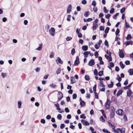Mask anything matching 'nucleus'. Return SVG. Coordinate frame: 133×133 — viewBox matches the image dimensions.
I'll list each match as a JSON object with an SVG mask.
<instances>
[{"label":"nucleus","instance_id":"1","mask_svg":"<svg viewBox=\"0 0 133 133\" xmlns=\"http://www.w3.org/2000/svg\"><path fill=\"white\" fill-rule=\"evenodd\" d=\"M49 32L51 35L52 36H54L55 34V30L53 28H51L49 30Z\"/></svg>","mask_w":133,"mask_h":133},{"label":"nucleus","instance_id":"2","mask_svg":"<svg viewBox=\"0 0 133 133\" xmlns=\"http://www.w3.org/2000/svg\"><path fill=\"white\" fill-rule=\"evenodd\" d=\"M116 113L119 116H122L124 114V112L122 109H119L116 111Z\"/></svg>","mask_w":133,"mask_h":133},{"label":"nucleus","instance_id":"3","mask_svg":"<svg viewBox=\"0 0 133 133\" xmlns=\"http://www.w3.org/2000/svg\"><path fill=\"white\" fill-rule=\"evenodd\" d=\"M110 101L109 99H108L105 103V107L106 109H108L110 107Z\"/></svg>","mask_w":133,"mask_h":133},{"label":"nucleus","instance_id":"4","mask_svg":"<svg viewBox=\"0 0 133 133\" xmlns=\"http://www.w3.org/2000/svg\"><path fill=\"white\" fill-rule=\"evenodd\" d=\"M79 58L78 57H76V59L75 61L74 62V66H77L78 65L79 63Z\"/></svg>","mask_w":133,"mask_h":133},{"label":"nucleus","instance_id":"5","mask_svg":"<svg viewBox=\"0 0 133 133\" xmlns=\"http://www.w3.org/2000/svg\"><path fill=\"white\" fill-rule=\"evenodd\" d=\"M95 64V62L94 59H91L89 61L88 63V65L90 66H92L94 65Z\"/></svg>","mask_w":133,"mask_h":133},{"label":"nucleus","instance_id":"6","mask_svg":"<svg viewBox=\"0 0 133 133\" xmlns=\"http://www.w3.org/2000/svg\"><path fill=\"white\" fill-rule=\"evenodd\" d=\"M58 100L59 101L61 100L63 97L62 94L60 92H58Z\"/></svg>","mask_w":133,"mask_h":133},{"label":"nucleus","instance_id":"7","mask_svg":"<svg viewBox=\"0 0 133 133\" xmlns=\"http://www.w3.org/2000/svg\"><path fill=\"white\" fill-rule=\"evenodd\" d=\"M81 122L82 124L84 125H89V122L85 120L82 119L81 120Z\"/></svg>","mask_w":133,"mask_h":133},{"label":"nucleus","instance_id":"8","mask_svg":"<svg viewBox=\"0 0 133 133\" xmlns=\"http://www.w3.org/2000/svg\"><path fill=\"white\" fill-rule=\"evenodd\" d=\"M119 55L120 57L123 58L124 57V55L122 50L119 49Z\"/></svg>","mask_w":133,"mask_h":133},{"label":"nucleus","instance_id":"9","mask_svg":"<svg viewBox=\"0 0 133 133\" xmlns=\"http://www.w3.org/2000/svg\"><path fill=\"white\" fill-rule=\"evenodd\" d=\"M132 41H126L124 43V44L126 46L129 45H132Z\"/></svg>","mask_w":133,"mask_h":133},{"label":"nucleus","instance_id":"10","mask_svg":"<svg viewBox=\"0 0 133 133\" xmlns=\"http://www.w3.org/2000/svg\"><path fill=\"white\" fill-rule=\"evenodd\" d=\"M71 10V4H69L67 9V13L69 14L70 13Z\"/></svg>","mask_w":133,"mask_h":133},{"label":"nucleus","instance_id":"11","mask_svg":"<svg viewBox=\"0 0 133 133\" xmlns=\"http://www.w3.org/2000/svg\"><path fill=\"white\" fill-rule=\"evenodd\" d=\"M105 57L109 61H112V58L111 55L108 56L107 55H105Z\"/></svg>","mask_w":133,"mask_h":133},{"label":"nucleus","instance_id":"12","mask_svg":"<svg viewBox=\"0 0 133 133\" xmlns=\"http://www.w3.org/2000/svg\"><path fill=\"white\" fill-rule=\"evenodd\" d=\"M43 44L41 43L40 45L39 46L38 48H36L35 50L37 51H41L43 47Z\"/></svg>","mask_w":133,"mask_h":133},{"label":"nucleus","instance_id":"13","mask_svg":"<svg viewBox=\"0 0 133 133\" xmlns=\"http://www.w3.org/2000/svg\"><path fill=\"white\" fill-rule=\"evenodd\" d=\"M117 130L119 131L121 133H125V129L124 128H122V129L118 128L117 129Z\"/></svg>","mask_w":133,"mask_h":133},{"label":"nucleus","instance_id":"14","mask_svg":"<svg viewBox=\"0 0 133 133\" xmlns=\"http://www.w3.org/2000/svg\"><path fill=\"white\" fill-rule=\"evenodd\" d=\"M56 62L57 63H58V62L59 63L62 64L63 63V61H62L60 58L59 57H57L56 59Z\"/></svg>","mask_w":133,"mask_h":133},{"label":"nucleus","instance_id":"15","mask_svg":"<svg viewBox=\"0 0 133 133\" xmlns=\"http://www.w3.org/2000/svg\"><path fill=\"white\" fill-rule=\"evenodd\" d=\"M90 53V52L89 51H87L84 52L83 53L84 57L85 58L87 57L88 56V55Z\"/></svg>","mask_w":133,"mask_h":133},{"label":"nucleus","instance_id":"16","mask_svg":"<svg viewBox=\"0 0 133 133\" xmlns=\"http://www.w3.org/2000/svg\"><path fill=\"white\" fill-rule=\"evenodd\" d=\"M82 49L84 51H86L88 50V46L87 45H84L82 46Z\"/></svg>","mask_w":133,"mask_h":133},{"label":"nucleus","instance_id":"17","mask_svg":"<svg viewBox=\"0 0 133 133\" xmlns=\"http://www.w3.org/2000/svg\"><path fill=\"white\" fill-rule=\"evenodd\" d=\"M98 27V25L97 24H96L95 23H93V26L92 27V28L94 30H95Z\"/></svg>","mask_w":133,"mask_h":133},{"label":"nucleus","instance_id":"18","mask_svg":"<svg viewBox=\"0 0 133 133\" xmlns=\"http://www.w3.org/2000/svg\"><path fill=\"white\" fill-rule=\"evenodd\" d=\"M71 84H73L76 81L75 78L73 77H71Z\"/></svg>","mask_w":133,"mask_h":133},{"label":"nucleus","instance_id":"19","mask_svg":"<svg viewBox=\"0 0 133 133\" xmlns=\"http://www.w3.org/2000/svg\"><path fill=\"white\" fill-rule=\"evenodd\" d=\"M128 72L129 73L130 75H133V69H129Z\"/></svg>","mask_w":133,"mask_h":133},{"label":"nucleus","instance_id":"20","mask_svg":"<svg viewBox=\"0 0 133 133\" xmlns=\"http://www.w3.org/2000/svg\"><path fill=\"white\" fill-rule=\"evenodd\" d=\"M113 85L114 84L113 82L112 81H111L110 84H109L108 85V86L110 88H112L113 87Z\"/></svg>","mask_w":133,"mask_h":133},{"label":"nucleus","instance_id":"21","mask_svg":"<svg viewBox=\"0 0 133 133\" xmlns=\"http://www.w3.org/2000/svg\"><path fill=\"white\" fill-rule=\"evenodd\" d=\"M103 82L102 81H99L100 84L99 86L100 87H104L105 85L103 84Z\"/></svg>","mask_w":133,"mask_h":133},{"label":"nucleus","instance_id":"22","mask_svg":"<svg viewBox=\"0 0 133 133\" xmlns=\"http://www.w3.org/2000/svg\"><path fill=\"white\" fill-rule=\"evenodd\" d=\"M131 91L130 90H128L127 92V96L130 97L131 94Z\"/></svg>","mask_w":133,"mask_h":133},{"label":"nucleus","instance_id":"23","mask_svg":"<svg viewBox=\"0 0 133 133\" xmlns=\"http://www.w3.org/2000/svg\"><path fill=\"white\" fill-rule=\"evenodd\" d=\"M122 90H119L118 91V92H117L116 94L117 96H118L120 95H121L122 94Z\"/></svg>","mask_w":133,"mask_h":133},{"label":"nucleus","instance_id":"24","mask_svg":"<svg viewBox=\"0 0 133 133\" xmlns=\"http://www.w3.org/2000/svg\"><path fill=\"white\" fill-rule=\"evenodd\" d=\"M90 14V12L88 11H87L85 12L84 15L85 17H88L89 15Z\"/></svg>","mask_w":133,"mask_h":133},{"label":"nucleus","instance_id":"25","mask_svg":"<svg viewBox=\"0 0 133 133\" xmlns=\"http://www.w3.org/2000/svg\"><path fill=\"white\" fill-rule=\"evenodd\" d=\"M61 71V70L60 68L58 69L56 71V73L57 75L59 74Z\"/></svg>","mask_w":133,"mask_h":133},{"label":"nucleus","instance_id":"26","mask_svg":"<svg viewBox=\"0 0 133 133\" xmlns=\"http://www.w3.org/2000/svg\"><path fill=\"white\" fill-rule=\"evenodd\" d=\"M18 108H21V105H22V102L20 101H18Z\"/></svg>","mask_w":133,"mask_h":133},{"label":"nucleus","instance_id":"27","mask_svg":"<svg viewBox=\"0 0 133 133\" xmlns=\"http://www.w3.org/2000/svg\"><path fill=\"white\" fill-rule=\"evenodd\" d=\"M94 73L95 76H97L98 74V71L96 69H95L94 71Z\"/></svg>","mask_w":133,"mask_h":133},{"label":"nucleus","instance_id":"28","mask_svg":"<svg viewBox=\"0 0 133 133\" xmlns=\"http://www.w3.org/2000/svg\"><path fill=\"white\" fill-rule=\"evenodd\" d=\"M97 85L96 84H95L93 87V90L94 92H96V87Z\"/></svg>","mask_w":133,"mask_h":133},{"label":"nucleus","instance_id":"29","mask_svg":"<svg viewBox=\"0 0 133 133\" xmlns=\"http://www.w3.org/2000/svg\"><path fill=\"white\" fill-rule=\"evenodd\" d=\"M56 109L58 111V112L60 113L63 112L64 111V110H61V108L59 107H58V108H57Z\"/></svg>","mask_w":133,"mask_h":133},{"label":"nucleus","instance_id":"30","mask_svg":"<svg viewBox=\"0 0 133 133\" xmlns=\"http://www.w3.org/2000/svg\"><path fill=\"white\" fill-rule=\"evenodd\" d=\"M120 65L121 67L122 68V69H123L124 68V65L123 64L122 62L121 61L120 62Z\"/></svg>","mask_w":133,"mask_h":133},{"label":"nucleus","instance_id":"31","mask_svg":"<svg viewBox=\"0 0 133 133\" xmlns=\"http://www.w3.org/2000/svg\"><path fill=\"white\" fill-rule=\"evenodd\" d=\"M71 54L72 55H74L75 52V50L74 48L72 49L71 51Z\"/></svg>","mask_w":133,"mask_h":133},{"label":"nucleus","instance_id":"32","mask_svg":"<svg viewBox=\"0 0 133 133\" xmlns=\"http://www.w3.org/2000/svg\"><path fill=\"white\" fill-rule=\"evenodd\" d=\"M109 29H110L109 27H108L104 31L106 33H108L109 32Z\"/></svg>","mask_w":133,"mask_h":133},{"label":"nucleus","instance_id":"33","mask_svg":"<svg viewBox=\"0 0 133 133\" xmlns=\"http://www.w3.org/2000/svg\"><path fill=\"white\" fill-rule=\"evenodd\" d=\"M85 78L87 80H89L90 79L89 76L88 75H85Z\"/></svg>","mask_w":133,"mask_h":133},{"label":"nucleus","instance_id":"34","mask_svg":"<svg viewBox=\"0 0 133 133\" xmlns=\"http://www.w3.org/2000/svg\"><path fill=\"white\" fill-rule=\"evenodd\" d=\"M71 16L70 15H69L67 16V20L68 21H70V18L71 17Z\"/></svg>","mask_w":133,"mask_h":133},{"label":"nucleus","instance_id":"35","mask_svg":"<svg viewBox=\"0 0 133 133\" xmlns=\"http://www.w3.org/2000/svg\"><path fill=\"white\" fill-rule=\"evenodd\" d=\"M103 71H99L98 73L99 76H102V75L103 74Z\"/></svg>","mask_w":133,"mask_h":133},{"label":"nucleus","instance_id":"36","mask_svg":"<svg viewBox=\"0 0 133 133\" xmlns=\"http://www.w3.org/2000/svg\"><path fill=\"white\" fill-rule=\"evenodd\" d=\"M100 46V45L98 44H96L95 46V48L96 49H98Z\"/></svg>","mask_w":133,"mask_h":133},{"label":"nucleus","instance_id":"37","mask_svg":"<svg viewBox=\"0 0 133 133\" xmlns=\"http://www.w3.org/2000/svg\"><path fill=\"white\" fill-rule=\"evenodd\" d=\"M120 31L119 29H117L116 31V36H117L119 33Z\"/></svg>","mask_w":133,"mask_h":133},{"label":"nucleus","instance_id":"38","mask_svg":"<svg viewBox=\"0 0 133 133\" xmlns=\"http://www.w3.org/2000/svg\"><path fill=\"white\" fill-rule=\"evenodd\" d=\"M102 131L104 132H106L107 133H110V132L107 129H103Z\"/></svg>","mask_w":133,"mask_h":133},{"label":"nucleus","instance_id":"39","mask_svg":"<svg viewBox=\"0 0 133 133\" xmlns=\"http://www.w3.org/2000/svg\"><path fill=\"white\" fill-rule=\"evenodd\" d=\"M62 117L61 115L60 114H58L57 116V118L59 120L61 119L62 118Z\"/></svg>","mask_w":133,"mask_h":133},{"label":"nucleus","instance_id":"40","mask_svg":"<svg viewBox=\"0 0 133 133\" xmlns=\"http://www.w3.org/2000/svg\"><path fill=\"white\" fill-rule=\"evenodd\" d=\"M131 36L130 34H129L128 35L127 37V39L129 40L131 39Z\"/></svg>","mask_w":133,"mask_h":133},{"label":"nucleus","instance_id":"41","mask_svg":"<svg viewBox=\"0 0 133 133\" xmlns=\"http://www.w3.org/2000/svg\"><path fill=\"white\" fill-rule=\"evenodd\" d=\"M80 118L83 119H85L86 118V116H85L84 114H82L80 116Z\"/></svg>","mask_w":133,"mask_h":133},{"label":"nucleus","instance_id":"42","mask_svg":"<svg viewBox=\"0 0 133 133\" xmlns=\"http://www.w3.org/2000/svg\"><path fill=\"white\" fill-rule=\"evenodd\" d=\"M111 110L112 112H115V109L114 107H113V106L111 107Z\"/></svg>","mask_w":133,"mask_h":133},{"label":"nucleus","instance_id":"43","mask_svg":"<svg viewBox=\"0 0 133 133\" xmlns=\"http://www.w3.org/2000/svg\"><path fill=\"white\" fill-rule=\"evenodd\" d=\"M114 112H111L110 115V117L111 118H112L114 115Z\"/></svg>","mask_w":133,"mask_h":133},{"label":"nucleus","instance_id":"44","mask_svg":"<svg viewBox=\"0 0 133 133\" xmlns=\"http://www.w3.org/2000/svg\"><path fill=\"white\" fill-rule=\"evenodd\" d=\"M80 104L81 106H83L85 105V103L84 101H82L80 102Z\"/></svg>","mask_w":133,"mask_h":133},{"label":"nucleus","instance_id":"45","mask_svg":"<svg viewBox=\"0 0 133 133\" xmlns=\"http://www.w3.org/2000/svg\"><path fill=\"white\" fill-rule=\"evenodd\" d=\"M100 120L101 121L104 122L105 121V119H104L103 117L102 116H101L100 118Z\"/></svg>","mask_w":133,"mask_h":133},{"label":"nucleus","instance_id":"46","mask_svg":"<svg viewBox=\"0 0 133 133\" xmlns=\"http://www.w3.org/2000/svg\"><path fill=\"white\" fill-rule=\"evenodd\" d=\"M77 95L75 94H74L73 95H72V98L73 99H75L77 97Z\"/></svg>","mask_w":133,"mask_h":133},{"label":"nucleus","instance_id":"47","mask_svg":"<svg viewBox=\"0 0 133 133\" xmlns=\"http://www.w3.org/2000/svg\"><path fill=\"white\" fill-rule=\"evenodd\" d=\"M104 29V26H101L99 27V30L101 31H103Z\"/></svg>","mask_w":133,"mask_h":133},{"label":"nucleus","instance_id":"48","mask_svg":"<svg viewBox=\"0 0 133 133\" xmlns=\"http://www.w3.org/2000/svg\"><path fill=\"white\" fill-rule=\"evenodd\" d=\"M103 11L104 12L106 13H107L108 12V11L107 10V9L105 7H104Z\"/></svg>","mask_w":133,"mask_h":133},{"label":"nucleus","instance_id":"49","mask_svg":"<svg viewBox=\"0 0 133 133\" xmlns=\"http://www.w3.org/2000/svg\"><path fill=\"white\" fill-rule=\"evenodd\" d=\"M1 75L3 78H4L6 76V74L5 73H2L1 74Z\"/></svg>","mask_w":133,"mask_h":133},{"label":"nucleus","instance_id":"50","mask_svg":"<svg viewBox=\"0 0 133 133\" xmlns=\"http://www.w3.org/2000/svg\"><path fill=\"white\" fill-rule=\"evenodd\" d=\"M80 91L82 94H84L85 92V90L83 89H81L80 90Z\"/></svg>","mask_w":133,"mask_h":133},{"label":"nucleus","instance_id":"51","mask_svg":"<svg viewBox=\"0 0 133 133\" xmlns=\"http://www.w3.org/2000/svg\"><path fill=\"white\" fill-rule=\"evenodd\" d=\"M41 122L43 124H44L45 123V120L43 119H42L41 120Z\"/></svg>","mask_w":133,"mask_h":133},{"label":"nucleus","instance_id":"52","mask_svg":"<svg viewBox=\"0 0 133 133\" xmlns=\"http://www.w3.org/2000/svg\"><path fill=\"white\" fill-rule=\"evenodd\" d=\"M114 8H112L110 10V14H112L113 13L114 11Z\"/></svg>","mask_w":133,"mask_h":133},{"label":"nucleus","instance_id":"53","mask_svg":"<svg viewBox=\"0 0 133 133\" xmlns=\"http://www.w3.org/2000/svg\"><path fill=\"white\" fill-rule=\"evenodd\" d=\"M125 26H126V28H129L130 27L129 24L127 22H126Z\"/></svg>","mask_w":133,"mask_h":133},{"label":"nucleus","instance_id":"54","mask_svg":"<svg viewBox=\"0 0 133 133\" xmlns=\"http://www.w3.org/2000/svg\"><path fill=\"white\" fill-rule=\"evenodd\" d=\"M94 55L95 56L96 58L98 57V52L96 51Z\"/></svg>","mask_w":133,"mask_h":133},{"label":"nucleus","instance_id":"55","mask_svg":"<svg viewBox=\"0 0 133 133\" xmlns=\"http://www.w3.org/2000/svg\"><path fill=\"white\" fill-rule=\"evenodd\" d=\"M72 39V37H67L66 38V40L67 41H69L71 40Z\"/></svg>","mask_w":133,"mask_h":133},{"label":"nucleus","instance_id":"56","mask_svg":"<svg viewBox=\"0 0 133 133\" xmlns=\"http://www.w3.org/2000/svg\"><path fill=\"white\" fill-rule=\"evenodd\" d=\"M50 86L52 88H54L55 87L56 85H54L53 83H51L50 85Z\"/></svg>","mask_w":133,"mask_h":133},{"label":"nucleus","instance_id":"57","mask_svg":"<svg viewBox=\"0 0 133 133\" xmlns=\"http://www.w3.org/2000/svg\"><path fill=\"white\" fill-rule=\"evenodd\" d=\"M110 65L111 67H113L114 66V64L113 62H110Z\"/></svg>","mask_w":133,"mask_h":133},{"label":"nucleus","instance_id":"58","mask_svg":"<svg viewBox=\"0 0 133 133\" xmlns=\"http://www.w3.org/2000/svg\"><path fill=\"white\" fill-rule=\"evenodd\" d=\"M125 8H122L120 11V12L121 13H123L125 11Z\"/></svg>","mask_w":133,"mask_h":133},{"label":"nucleus","instance_id":"59","mask_svg":"<svg viewBox=\"0 0 133 133\" xmlns=\"http://www.w3.org/2000/svg\"><path fill=\"white\" fill-rule=\"evenodd\" d=\"M70 127L73 130H74L75 129V126L74 125H70Z\"/></svg>","mask_w":133,"mask_h":133},{"label":"nucleus","instance_id":"60","mask_svg":"<svg viewBox=\"0 0 133 133\" xmlns=\"http://www.w3.org/2000/svg\"><path fill=\"white\" fill-rule=\"evenodd\" d=\"M46 118L48 119H49L51 118V116L50 115H48L46 116Z\"/></svg>","mask_w":133,"mask_h":133},{"label":"nucleus","instance_id":"61","mask_svg":"<svg viewBox=\"0 0 133 133\" xmlns=\"http://www.w3.org/2000/svg\"><path fill=\"white\" fill-rule=\"evenodd\" d=\"M65 127V125L63 124H62L60 126V128L61 129Z\"/></svg>","mask_w":133,"mask_h":133},{"label":"nucleus","instance_id":"62","mask_svg":"<svg viewBox=\"0 0 133 133\" xmlns=\"http://www.w3.org/2000/svg\"><path fill=\"white\" fill-rule=\"evenodd\" d=\"M28 22L27 20H24V25H26L27 24Z\"/></svg>","mask_w":133,"mask_h":133},{"label":"nucleus","instance_id":"63","mask_svg":"<svg viewBox=\"0 0 133 133\" xmlns=\"http://www.w3.org/2000/svg\"><path fill=\"white\" fill-rule=\"evenodd\" d=\"M45 29L47 30H48L49 29V26L48 25H46L45 26Z\"/></svg>","mask_w":133,"mask_h":133},{"label":"nucleus","instance_id":"64","mask_svg":"<svg viewBox=\"0 0 133 133\" xmlns=\"http://www.w3.org/2000/svg\"><path fill=\"white\" fill-rule=\"evenodd\" d=\"M65 111L66 112L68 113V112H69V109L67 108H66L65 109Z\"/></svg>","mask_w":133,"mask_h":133}]
</instances>
